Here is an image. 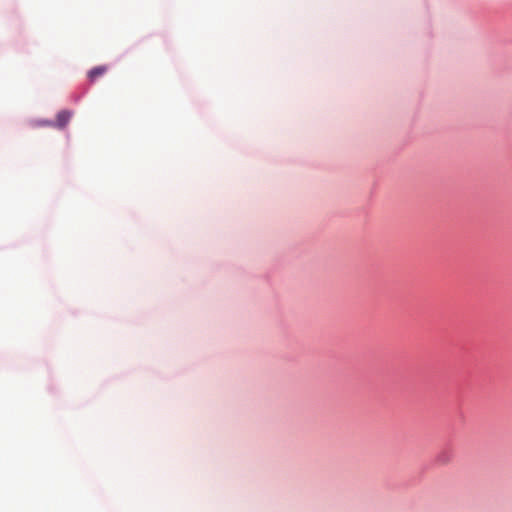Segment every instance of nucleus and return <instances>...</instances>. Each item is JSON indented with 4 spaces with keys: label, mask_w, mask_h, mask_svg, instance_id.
Listing matches in <instances>:
<instances>
[{
    "label": "nucleus",
    "mask_w": 512,
    "mask_h": 512,
    "mask_svg": "<svg viewBox=\"0 0 512 512\" xmlns=\"http://www.w3.org/2000/svg\"><path fill=\"white\" fill-rule=\"evenodd\" d=\"M72 113L67 110L60 111L56 116L55 126L58 128H64L70 121Z\"/></svg>",
    "instance_id": "nucleus-1"
},
{
    "label": "nucleus",
    "mask_w": 512,
    "mask_h": 512,
    "mask_svg": "<svg viewBox=\"0 0 512 512\" xmlns=\"http://www.w3.org/2000/svg\"><path fill=\"white\" fill-rule=\"evenodd\" d=\"M107 70L108 68L105 65L94 67L88 72V78L91 82H94L99 77L103 76L107 72Z\"/></svg>",
    "instance_id": "nucleus-2"
},
{
    "label": "nucleus",
    "mask_w": 512,
    "mask_h": 512,
    "mask_svg": "<svg viewBox=\"0 0 512 512\" xmlns=\"http://www.w3.org/2000/svg\"><path fill=\"white\" fill-rule=\"evenodd\" d=\"M437 461L440 462V463H447L449 461V457L448 455H446L445 453L443 454H440L438 457H437Z\"/></svg>",
    "instance_id": "nucleus-3"
}]
</instances>
